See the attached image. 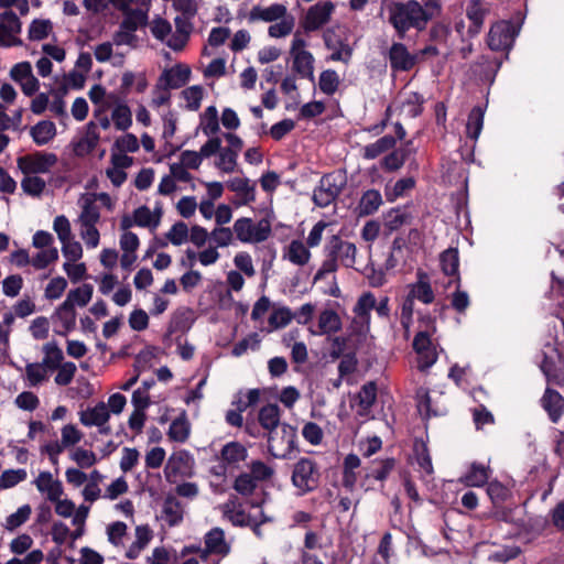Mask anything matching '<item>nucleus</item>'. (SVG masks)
Wrapping results in <instances>:
<instances>
[{"mask_svg": "<svg viewBox=\"0 0 564 564\" xmlns=\"http://www.w3.org/2000/svg\"><path fill=\"white\" fill-rule=\"evenodd\" d=\"M441 12L442 7L436 0H427L424 4L416 0L395 1L388 6V21L398 39L404 40L409 30L424 31L427 23Z\"/></svg>", "mask_w": 564, "mask_h": 564, "instance_id": "1", "label": "nucleus"}, {"mask_svg": "<svg viewBox=\"0 0 564 564\" xmlns=\"http://www.w3.org/2000/svg\"><path fill=\"white\" fill-rule=\"evenodd\" d=\"M296 429L282 423L275 431L268 433V452L274 458L288 459L299 452Z\"/></svg>", "mask_w": 564, "mask_h": 564, "instance_id": "2", "label": "nucleus"}, {"mask_svg": "<svg viewBox=\"0 0 564 564\" xmlns=\"http://www.w3.org/2000/svg\"><path fill=\"white\" fill-rule=\"evenodd\" d=\"M321 473L315 460L301 457L293 466L291 481L301 495L316 490L319 486Z\"/></svg>", "mask_w": 564, "mask_h": 564, "instance_id": "3", "label": "nucleus"}, {"mask_svg": "<svg viewBox=\"0 0 564 564\" xmlns=\"http://www.w3.org/2000/svg\"><path fill=\"white\" fill-rule=\"evenodd\" d=\"M234 231L241 242H262L270 237L272 228L267 218H262L258 224H254L251 218L241 217L235 221Z\"/></svg>", "mask_w": 564, "mask_h": 564, "instance_id": "4", "label": "nucleus"}, {"mask_svg": "<svg viewBox=\"0 0 564 564\" xmlns=\"http://www.w3.org/2000/svg\"><path fill=\"white\" fill-rule=\"evenodd\" d=\"M517 35L518 30L511 21H497L489 29L487 45L491 51L509 52L513 46Z\"/></svg>", "mask_w": 564, "mask_h": 564, "instance_id": "5", "label": "nucleus"}, {"mask_svg": "<svg viewBox=\"0 0 564 564\" xmlns=\"http://www.w3.org/2000/svg\"><path fill=\"white\" fill-rule=\"evenodd\" d=\"M415 399L417 410L424 419L443 416L448 412L443 393L433 395L427 388L420 387L415 391Z\"/></svg>", "mask_w": 564, "mask_h": 564, "instance_id": "6", "label": "nucleus"}, {"mask_svg": "<svg viewBox=\"0 0 564 564\" xmlns=\"http://www.w3.org/2000/svg\"><path fill=\"white\" fill-rule=\"evenodd\" d=\"M58 159L55 153H46L37 151L33 154H26L18 158V167L25 175L47 173L51 167L57 163Z\"/></svg>", "mask_w": 564, "mask_h": 564, "instance_id": "7", "label": "nucleus"}, {"mask_svg": "<svg viewBox=\"0 0 564 564\" xmlns=\"http://www.w3.org/2000/svg\"><path fill=\"white\" fill-rule=\"evenodd\" d=\"M325 253L333 256L345 268H352L356 262L357 248L355 243L343 240L338 235H333L324 248Z\"/></svg>", "mask_w": 564, "mask_h": 564, "instance_id": "8", "label": "nucleus"}, {"mask_svg": "<svg viewBox=\"0 0 564 564\" xmlns=\"http://www.w3.org/2000/svg\"><path fill=\"white\" fill-rule=\"evenodd\" d=\"M0 22V46L10 47V46H20L22 45V40L13 34H18L21 32L22 23L18 15L12 11H4L1 15Z\"/></svg>", "mask_w": 564, "mask_h": 564, "instance_id": "9", "label": "nucleus"}, {"mask_svg": "<svg viewBox=\"0 0 564 564\" xmlns=\"http://www.w3.org/2000/svg\"><path fill=\"white\" fill-rule=\"evenodd\" d=\"M335 6L332 1L318 2L312 6L304 18L303 28L306 32L319 30L329 22Z\"/></svg>", "mask_w": 564, "mask_h": 564, "instance_id": "10", "label": "nucleus"}, {"mask_svg": "<svg viewBox=\"0 0 564 564\" xmlns=\"http://www.w3.org/2000/svg\"><path fill=\"white\" fill-rule=\"evenodd\" d=\"M191 73L186 64L178 63L160 75L156 89H178L187 84Z\"/></svg>", "mask_w": 564, "mask_h": 564, "instance_id": "11", "label": "nucleus"}, {"mask_svg": "<svg viewBox=\"0 0 564 564\" xmlns=\"http://www.w3.org/2000/svg\"><path fill=\"white\" fill-rule=\"evenodd\" d=\"M388 57L390 67L394 72H409L417 62L416 55L411 54L401 42L392 43Z\"/></svg>", "mask_w": 564, "mask_h": 564, "instance_id": "12", "label": "nucleus"}, {"mask_svg": "<svg viewBox=\"0 0 564 564\" xmlns=\"http://www.w3.org/2000/svg\"><path fill=\"white\" fill-rule=\"evenodd\" d=\"M489 7L481 0H471L466 8V17L470 24L467 30L469 37L477 36L484 26L486 17L489 14Z\"/></svg>", "mask_w": 564, "mask_h": 564, "instance_id": "13", "label": "nucleus"}, {"mask_svg": "<svg viewBox=\"0 0 564 564\" xmlns=\"http://www.w3.org/2000/svg\"><path fill=\"white\" fill-rule=\"evenodd\" d=\"M110 419V411L106 403L100 401L94 408H87L79 412V421L84 426H101Z\"/></svg>", "mask_w": 564, "mask_h": 564, "instance_id": "14", "label": "nucleus"}, {"mask_svg": "<svg viewBox=\"0 0 564 564\" xmlns=\"http://www.w3.org/2000/svg\"><path fill=\"white\" fill-rule=\"evenodd\" d=\"M543 409L547 412L550 420L556 423L564 413V398L556 390L547 388L541 399Z\"/></svg>", "mask_w": 564, "mask_h": 564, "instance_id": "15", "label": "nucleus"}, {"mask_svg": "<svg viewBox=\"0 0 564 564\" xmlns=\"http://www.w3.org/2000/svg\"><path fill=\"white\" fill-rule=\"evenodd\" d=\"M205 553L227 555L230 546L225 540V532L221 528H213L204 536Z\"/></svg>", "mask_w": 564, "mask_h": 564, "instance_id": "16", "label": "nucleus"}, {"mask_svg": "<svg viewBox=\"0 0 564 564\" xmlns=\"http://www.w3.org/2000/svg\"><path fill=\"white\" fill-rule=\"evenodd\" d=\"M311 257L312 253L310 251V247H306L303 241L299 239L292 240L283 253V259H286L299 267L307 264Z\"/></svg>", "mask_w": 564, "mask_h": 564, "instance_id": "17", "label": "nucleus"}, {"mask_svg": "<svg viewBox=\"0 0 564 564\" xmlns=\"http://www.w3.org/2000/svg\"><path fill=\"white\" fill-rule=\"evenodd\" d=\"M409 294L424 304L433 303L435 295L426 273L421 271L417 273V281L411 284Z\"/></svg>", "mask_w": 564, "mask_h": 564, "instance_id": "18", "label": "nucleus"}, {"mask_svg": "<svg viewBox=\"0 0 564 564\" xmlns=\"http://www.w3.org/2000/svg\"><path fill=\"white\" fill-rule=\"evenodd\" d=\"M397 145L395 138L391 134H386L379 138L373 143H369L362 148V158L366 160H375L381 154L389 152Z\"/></svg>", "mask_w": 564, "mask_h": 564, "instance_id": "19", "label": "nucleus"}, {"mask_svg": "<svg viewBox=\"0 0 564 564\" xmlns=\"http://www.w3.org/2000/svg\"><path fill=\"white\" fill-rule=\"evenodd\" d=\"M441 268L444 274L455 276L456 283L460 286L459 275V252L457 248H448L440 256Z\"/></svg>", "mask_w": 564, "mask_h": 564, "instance_id": "20", "label": "nucleus"}, {"mask_svg": "<svg viewBox=\"0 0 564 564\" xmlns=\"http://www.w3.org/2000/svg\"><path fill=\"white\" fill-rule=\"evenodd\" d=\"M280 416L281 411L279 405L269 403L260 409L258 421L268 433H271L280 427Z\"/></svg>", "mask_w": 564, "mask_h": 564, "instance_id": "21", "label": "nucleus"}, {"mask_svg": "<svg viewBox=\"0 0 564 564\" xmlns=\"http://www.w3.org/2000/svg\"><path fill=\"white\" fill-rule=\"evenodd\" d=\"M490 469L484 464L474 462L462 480L469 487H481L488 482Z\"/></svg>", "mask_w": 564, "mask_h": 564, "instance_id": "22", "label": "nucleus"}, {"mask_svg": "<svg viewBox=\"0 0 564 564\" xmlns=\"http://www.w3.org/2000/svg\"><path fill=\"white\" fill-rule=\"evenodd\" d=\"M343 323L334 310L326 308L318 316V335L335 334L341 329Z\"/></svg>", "mask_w": 564, "mask_h": 564, "instance_id": "23", "label": "nucleus"}, {"mask_svg": "<svg viewBox=\"0 0 564 564\" xmlns=\"http://www.w3.org/2000/svg\"><path fill=\"white\" fill-rule=\"evenodd\" d=\"M247 448L239 442H229L220 451V459L225 465H235L246 460Z\"/></svg>", "mask_w": 564, "mask_h": 564, "instance_id": "24", "label": "nucleus"}, {"mask_svg": "<svg viewBox=\"0 0 564 564\" xmlns=\"http://www.w3.org/2000/svg\"><path fill=\"white\" fill-rule=\"evenodd\" d=\"M30 134L36 145H45L56 135L55 123L42 120L31 128Z\"/></svg>", "mask_w": 564, "mask_h": 564, "instance_id": "25", "label": "nucleus"}, {"mask_svg": "<svg viewBox=\"0 0 564 564\" xmlns=\"http://www.w3.org/2000/svg\"><path fill=\"white\" fill-rule=\"evenodd\" d=\"M52 318H57L63 329L55 328L54 332L56 335L66 336L69 332L75 329L76 326V311L73 305L70 307L63 308V303L56 308Z\"/></svg>", "mask_w": 564, "mask_h": 564, "instance_id": "26", "label": "nucleus"}, {"mask_svg": "<svg viewBox=\"0 0 564 564\" xmlns=\"http://www.w3.org/2000/svg\"><path fill=\"white\" fill-rule=\"evenodd\" d=\"M93 292L94 288L88 283L70 290L66 300L63 302V308L70 307V305L75 307L76 304L80 307L86 306L93 297Z\"/></svg>", "mask_w": 564, "mask_h": 564, "instance_id": "27", "label": "nucleus"}, {"mask_svg": "<svg viewBox=\"0 0 564 564\" xmlns=\"http://www.w3.org/2000/svg\"><path fill=\"white\" fill-rule=\"evenodd\" d=\"M314 56L308 51L293 55V69L303 78L314 80Z\"/></svg>", "mask_w": 564, "mask_h": 564, "instance_id": "28", "label": "nucleus"}, {"mask_svg": "<svg viewBox=\"0 0 564 564\" xmlns=\"http://www.w3.org/2000/svg\"><path fill=\"white\" fill-rule=\"evenodd\" d=\"M191 432V425L186 417L185 411L180 416L174 419L167 431V436L171 441L184 443L187 441Z\"/></svg>", "mask_w": 564, "mask_h": 564, "instance_id": "29", "label": "nucleus"}, {"mask_svg": "<svg viewBox=\"0 0 564 564\" xmlns=\"http://www.w3.org/2000/svg\"><path fill=\"white\" fill-rule=\"evenodd\" d=\"M382 205V196L378 189L366 191L358 204L359 216H369L375 214Z\"/></svg>", "mask_w": 564, "mask_h": 564, "instance_id": "30", "label": "nucleus"}, {"mask_svg": "<svg viewBox=\"0 0 564 564\" xmlns=\"http://www.w3.org/2000/svg\"><path fill=\"white\" fill-rule=\"evenodd\" d=\"M376 307V297L371 292L362 293L352 312L360 319L361 323L369 325L370 324V313Z\"/></svg>", "mask_w": 564, "mask_h": 564, "instance_id": "31", "label": "nucleus"}, {"mask_svg": "<svg viewBox=\"0 0 564 564\" xmlns=\"http://www.w3.org/2000/svg\"><path fill=\"white\" fill-rule=\"evenodd\" d=\"M162 513L170 527H175L183 521V508L173 496H167L163 502Z\"/></svg>", "mask_w": 564, "mask_h": 564, "instance_id": "32", "label": "nucleus"}, {"mask_svg": "<svg viewBox=\"0 0 564 564\" xmlns=\"http://www.w3.org/2000/svg\"><path fill=\"white\" fill-rule=\"evenodd\" d=\"M124 18L120 23L122 30L135 32L139 28L148 24V10L142 9H129L123 13Z\"/></svg>", "mask_w": 564, "mask_h": 564, "instance_id": "33", "label": "nucleus"}, {"mask_svg": "<svg viewBox=\"0 0 564 564\" xmlns=\"http://www.w3.org/2000/svg\"><path fill=\"white\" fill-rule=\"evenodd\" d=\"M286 14V8L283 4L274 3L265 9L254 7L250 12L251 20H262L265 22H273L282 19Z\"/></svg>", "mask_w": 564, "mask_h": 564, "instance_id": "34", "label": "nucleus"}, {"mask_svg": "<svg viewBox=\"0 0 564 564\" xmlns=\"http://www.w3.org/2000/svg\"><path fill=\"white\" fill-rule=\"evenodd\" d=\"M485 109L481 106L471 108L466 124V134L469 139L476 141L484 127Z\"/></svg>", "mask_w": 564, "mask_h": 564, "instance_id": "35", "label": "nucleus"}, {"mask_svg": "<svg viewBox=\"0 0 564 564\" xmlns=\"http://www.w3.org/2000/svg\"><path fill=\"white\" fill-rule=\"evenodd\" d=\"M43 352L45 354V356L42 362L46 368L55 370L61 366V362L64 359V355L56 341L53 340L46 343L43 346Z\"/></svg>", "mask_w": 564, "mask_h": 564, "instance_id": "36", "label": "nucleus"}, {"mask_svg": "<svg viewBox=\"0 0 564 564\" xmlns=\"http://www.w3.org/2000/svg\"><path fill=\"white\" fill-rule=\"evenodd\" d=\"M200 127L205 135H214L219 131L218 112L215 106H209L200 116Z\"/></svg>", "mask_w": 564, "mask_h": 564, "instance_id": "37", "label": "nucleus"}, {"mask_svg": "<svg viewBox=\"0 0 564 564\" xmlns=\"http://www.w3.org/2000/svg\"><path fill=\"white\" fill-rule=\"evenodd\" d=\"M231 192H236L243 196L242 204H249L256 200L254 186L250 185L248 178H234L228 183Z\"/></svg>", "mask_w": 564, "mask_h": 564, "instance_id": "38", "label": "nucleus"}, {"mask_svg": "<svg viewBox=\"0 0 564 564\" xmlns=\"http://www.w3.org/2000/svg\"><path fill=\"white\" fill-rule=\"evenodd\" d=\"M53 24L50 20L34 19L29 26L28 37L31 41H42L52 32Z\"/></svg>", "mask_w": 564, "mask_h": 564, "instance_id": "39", "label": "nucleus"}, {"mask_svg": "<svg viewBox=\"0 0 564 564\" xmlns=\"http://www.w3.org/2000/svg\"><path fill=\"white\" fill-rule=\"evenodd\" d=\"M318 86L325 95H334L339 86V76L334 69L323 70L319 75Z\"/></svg>", "mask_w": 564, "mask_h": 564, "instance_id": "40", "label": "nucleus"}, {"mask_svg": "<svg viewBox=\"0 0 564 564\" xmlns=\"http://www.w3.org/2000/svg\"><path fill=\"white\" fill-rule=\"evenodd\" d=\"M111 118L113 120L115 127L121 131H126L132 124V113L126 104L118 105L112 110Z\"/></svg>", "mask_w": 564, "mask_h": 564, "instance_id": "41", "label": "nucleus"}, {"mask_svg": "<svg viewBox=\"0 0 564 564\" xmlns=\"http://www.w3.org/2000/svg\"><path fill=\"white\" fill-rule=\"evenodd\" d=\"M345 184L346 178L340 175H336L335 173L325 174L319 181V185L323 186L327 193L332 191L334 198H337L340 195Z\"/></svg>", "mask_w": 564, "mask_h": 564, "instance_id": "42", "label": "nucleus"}, {"mask_svg": "<svg viewBox=\"0 0 564 564\" xmlns=\"http://www.w3.org/2000/svg\"><path fill=\"white\" fill-rule=\"evenodd\" d=\"M31 512L32 509L30 505L21 506L14 513L7 517L4 528L8 531L18 529L29 520Z\"/></svg>", "mask_w": 564, "mask_h": 564, "instance_id": "43", "label": "nucleus"}, {"mask_svg": "<svg viewBox=\"0 0 564 564\" xmlns=\"http://www.w3.org/2000/svg\"><path fill=\"white\" fill-rule=\"evenodd\" d=\"M414 454H415L417 465L427 475H432L434 469H433L432 458H431L427 445L424 442H420V443L415 442Z\"/></svg>", "mask_w": 564, "mask_h": 564, "instance_id": "44", "label": "nucleus"}, {"mask_svg": "<svg viewBox=\"0 0 564 564\" xmlns=\"http://www.w3.org/2000/svg\"><path fill=\"white\" fill-rule=\"evenodd\" d=\"M45 186H46L45 181L42 177L36 176V175L31 176L29 174L21 182V187H22L23 192L26 193L28 195H31L34 197L41 196V194L45 189Z\"/></svg>", "mask_w": 564, "mask_h": 564, "instance_id": "45", "label": "nucleus"}, {"mask_svg": "<svg viewBox=\"0 0 564 564\" xmlns=\"http://www.w3.org/2000/svg\"><path fill=\"white\" fill-rule=\"evenodd\" d=\"M358 399L360 408H362L364 410H369L376 403L377 400L376 382L369 381L365 383L358 393Z\"/></svg>", "mask_w": 564, "mask_h": 564, "instance_id": "46", "label": "nucleus"}, {"mask_svg": "<svg viewBox=\"0 0 564 564\" xmlns=\"http://www.w3.org/2000/svg\"><path fill=\"white\" fill-rule=\"evenodd\" d=\"M232 487L238 494L242 496H251L257 488V481L250 474L242 473L236 477Z\"/></svg>", "mask_w": 564, "mask_h": 564, "instance_id": "47", "label": "nucleus"}, {"mask_svg": "<svg viewBox=\"0 0 564 564\" xmlns=\"http://www.w3.org/2000/svg\"><path fill=\"white\" fill-rule=\"evenodd\" d=\"M260 346V338L258 333H251L247 337L236 343L232 347L231 354L235 357L245 355L249 348L252 350L258 349Z\"/></svg>", "mask_w": 564, "mask_h": 564, "instance_id": "48", "label": "nucleus"}, {"mask_svg": "<svg viewBox=\"0 0 564 564\" xmlns=\"http://www.w3.org/2000/svg\"><path fill=\"white\" fill-rule=\"evenodd\" d=\"M487 494L495 507L502 505L510 496V490L499 481L488 484Z\"/></svg>", "mask_w": 564, "mask_h": 564, "instance_id": "49", "label": "nucleus"}, {"mask_svg": "<svg viewBox=\"0 0 564 564\" xmlns=\"http://www.w3.org/2000/svg\"><path fill=\"white\" fill-rule=\"evenodd\" d=\"M156 357V347L148 346L134 357V369L142 372L150 368L152 360Z\"/></svg>", "mask_w": 564, "mask_h": 564, "instance_id": "50", "label": "nucleus"}, {"mask_svg": "<svg viewBox=\"0 0 564 564\" xmlns=\"http://www.w3.org/2000/svg\"><path fill=\"white\" fill-rule=\"evenodd\" d=\"M237 158L238 154L230 149L221 148L216 166L225 173H231L236 167Z\"/></svg>", "mask_w": 564, "mask_h": 564, "instance_id": "51", "label": "nucleus"}, {"mask_svg": "<svg viewBox=\"0 0 564 564\" xmlns=\"http://www.w3.org/2000/svg\"><path fill=\"white\" fill-rule=\"evenodd\" d=\"M58 259V251L55 247L42 250L32 258L31 264L37 269H45L48 264L55 262Z\"/></svg>", "mask_w": 564, "mask_h": 564, "instance_id": "52", "label": "nucleus"}, {"mask_svg": "<svg viewBox=\"0 0 564 564\" xmlns=\"http://www.w3.org/2000/svg\"><path fill=\"white\" fill-rule=\"evenodd\" d=\"M203 87L199 85L191 86L182 91L183 98L187 101V109L196 111L200 107L203 99Z\"/></svg>", "mask_w": 564, "mask_h": 564, "instance_id": "53", "label": "nucleus"}, {"mask_svg": "<svg viewBox=\"0 0 564 564\" xmlns=\"http://www.w3.org/2000/svg\"><path fill=\"white\" fill-rule=\"evenodd\" d=\"M100 213L97 205L91 200H87L83 206L82 214L79 216L80 223L83 227L87 226H96L99 221Z\"/></svg>", "mask_w": 564, "mask_h": 564, "instance_id": "54", "label": "nucleus"}, {"mask_svg": "<svg viewBox=\"0 0 564 564\" xmlns=\"http://www.w3.org/2000/svg\"><path fill=\"white\" fill-rule=\"evenodd\" d=\"M26 478L24 469H7L0 476V488L7 489L14 487Z\"/></svg>", "mask_w": 564, "mask_h": 564, "instance_id": "55", "label": "nucleus"}, {"mask_svg": "<svg viewBox=\"0 0 564 564\" xmlns=\"http://www.w3.org/2000/svg\"><path fill=\"white\" fill-rule=\"evenodd\" d=\"M293 319V313L289 307H280L274 310L270 317L269 324L273 328H283Z\"/></svg>", "mask_w": 564, "mask_h": 564, "instance_id": "56", "label": "nucleus"}, {"mask_svg": "<svg viewBox=\"0 0 564 564\" xmlns=\"http://www.w3.org/2000/svg\"><path fill=\"white\" fill-rule=\"evenodd\" d=\"M166 238L174 246H181L188 238V227L184 221L175 223L169 232L166 234Z\"/></svg>", "mask_w": 564, "mask_h": 564, "instance_id": "57", "label": "nucleus"}, {"mask_svg": "<svg viewBox=\"0 0 564 564\" xmlns=\"http://www.w3.org/2000/svg\"><path fill=\"white\" fill-rule=\"evenodd\" d=\"M302 435L312 445H319L323 441V430L315 422H307L302 429Z\"/></svg>", "mask_w": 564, "mask_h": 564, "instance_id": "58", "label": "nucleus"}, {"mask_svg": "<svg viewBox=\"0 0 564 564\" xmlns=\"http://www.w3.org/2000/svg\"><path fill=\"white\" fill-rule=\"evenodd\" d=\"M403 165L404 160L401 158V154L397 152L395 148L390 150V152L380 161V167L384 172L389 173L400 170Z\"/></svg>", "mask_w": 564, "mask_h": 564, "instance_id": "59", "label": "nucleus"}, {"mask_svg": "<svg viewBox=\"0 0 564 564\" xmlns=\"http://www.w3.org/2000/svg\"><path fill=\"white\" fill-rule=\"evenodd\" d=\"M100 137L97 131V124L94 121H89L86 126V133L82 141L77 144V148L82 147V144L87 145V153L93 152L98 143Z\"/></svg>", "mask_w": 564, "mask_h": 564, "instance_id": "60", "label": "nucleus"}, {"mask_svg": "<svg viewBox=\"0 0 564 564\" xmlns=\"http://www.w3.org/2000/svg\"><path fill=\"white\" fill-rule=\"evenodd\" d=\"M415 187V180L413 177H403L395 182L392 193L387 192L386 196L389 202H393L395 198L404 195L406 191Z\"/></svg>", "mask_w": 564, "mask_h": 564, "instance_id": "61", "label": "nucleus"}, {"mask_svg": "<svg viewBox=\"0 0 564 564\" xmlns=\"http://www.w3.org/2000/svg\"><path fill=\"white\" fill-rule=\"evenodd\" d=\"M45 366L39 362L28 364L25 367L26 378L31 386H37L46 379Z\"/></svg>", "mask_w": 564, "mask_h": 564, "instance_id": "62", "label": "nucleus"}, {"mask_svg": "<svg viewBox=\"0 0 564 564\" xmlns=\"http://www.w3.org/2000/svg\"><path fill=\"white\" fill-rule=\"evenodd\" d=\"M67 288V281L63 276L53 278L45 289V296L48 300L59 299L65 289Z\"/></svg>", "mask_w": 564, "mask_h": 564, "instance_id": "63", "label": "nucleus"}, {"mask_svg": "<svg viewBox=\"0 0 564 564\" xmlns=\"http://www.w3.org/2000/svg\"><path fill=\"white\" fill-rule=\"evenodd\" d=\"M549 517L551 524L556 531L564 533V499L550 510Z\"/></svg>", "mask_w": 564, "mask_h": 564, "instance_id": "64", "label": "nucleus"}]
</instances>
